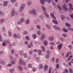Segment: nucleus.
<instances>
[{"mask_svg":"<svg viewBox=\"0 0 73 73\" xmlns=\"http://www.w3.org/2000/svg\"><path fill=\"white\" fill-rule=\"evenodd\" d=\"M47 1L48 2V3H50L51 2V0H40V3L42 4H44L45 2Z\"/></svg>","mask_w":73,"mask_h":73,"instance_id":"nucleus-1","label":"nucleus"},{"mask_svg":"<svg viewBox=\"0 0 73 73\" xmlns=\"http://www.w3.org/2000/svg\"><path fill=\"white\" fill-rule=\"evenodd\" d=\"M19 64L20 65H21L23 64V65L25 66V62L24 61H22V59L21 58L20 59L19 62Z\"/></svg>","mask_w":73,"mask_h":73,"instance_id":"nucleus-2","label":"nucleus"},{"mask_svg":"<svg viewBox=\"0 0 73 73\" xmlns=\"http://www.w3.org/2000/svg\"><path fill=\"white\" fill-rule=\"evenodd\" d=\"M42 8L44 12V14L46 16V17H49V16L48 15V14H47V13H46L45 12V11H46V9H45V7H44L43 6H42Z\"/></svg>","mask_w":73,"mask_h":73,"instance_id":"nucleus-3","label":"nucleus"},{"mask_svg":"<svg viewBox=\"0 0 73 73\" xmlns=\"http://www.w3.org/2000/svg\"><path fill=\"white\" fill-rule=\"evenodd\" d=\"M62 8L64 11H67L68 9L66 8V5H64L62 6Z\"/></svg>","mask_w":73,"mask_h":73,"instance_id":"nucleus-4","label":"nucleus"},{"mask_svg":"<svg viewBox=\"0 0 73 73\" xmlns=\"http://www.w3.org/2000/svg\"><path fill=\"white\" fill-rule=\"evenodd\" d=\"M47 54L46 56V57L47 58H49V54L51 53V52L49 50L47 51Z\"/></svg>","mask_w":73,"mask_h":73,"instance_id":"nucleus-5","label":"nucleus"},{"mask_svg":"<svg viewBox=\"0 0 73 73\" xmlns=\"http://www.w3.org/2000/svg\"><path fill=\"white\" fill-rule=\"evenodd\" d=\"M29 13L30 14L33 13V14H34L35 15H36V11L34 9L32 11H29Z\"/></svg>","mask_w":73,"mask_h":73,"instance_id":"nucleus-6","label":"nucleus"},{"mask_svg":"<svg viewBox=\"0 0 73 73\" xmlns=\"http://www.w3.org/2000/svg\"><path fill=\"white\" fill-rule=\"evenodd\" d=\"M25 5L24 4H22L21 5V7L20 8V11H22L23 10V9H24V8L25 7Z\"/></svg>","mask_w":73,"mask_h":73,"instance_id":"nucleus-7","label":"nucleus"},{"mask_svg":"<svg viewBox=\"0 0 73 73\" xmlns=\"http://www.w3.org/2000/svg\"><path fill=\"white\" fill-rule=\"evenodd\" d=\"M25 20H24V19L23 18H22L21 19V22H18V24H21V23H22L23 22H24Z\"/></svg>","mask_w":73,"mask_h":73,"instance_id":"nucleus-8","label":"nucleus"},{"mask_svg":"<svg viewBox=\"0 0 73 73\" xmlns=\"http://www.w3.org/2000/svg\"><path fill=\"white\" fill-rule=\"evenodd\" d=\"M14 36L15 37V38H20V37L19 35H16V34H15L14 35Z\"/></svg>","mask_w":73,"mask_h":73,"instance_id":"nucleus-9","label":"nucleus"},{"mask_svg":"<svg viewBox=\"0 0 73 73\" xmlns=\"http://www.w3.org/2000/svg\"><path fill=\"white\" fill-rule=\"evenodd\" d=\"M15 11H14V9H12V11L11 13V15L12 16H13L14 15H15Z\"/></svg>","mask_w":73,"mask_h":73,"instance_id":"nucleus-10","label":"nucleus"},{"mask_svg":"<svg viewBox=\"0 0 73 73\" xmlns=\"http://www.w3.org/2000/svg\"><path fill=\"white\" fill-rule=\"evenodd\" d=\"M53 28L55 29H56V30H58V31H60V28L58 27L55 26H53Z\"/></svg>","mask_w":73,"mask_h":73,"instance_id":"nucleus-11","label":"nucleus"},{"mask_svg":"<svg viewBox=\"0 0 73 73\" xmlns=\"http://www.w3.org/2000/svg\"><path fill=\"white\" fill-rule=\"evenodd\" d=\"M48 39L50 41H53V37L52 36H50L49 38Z\"/></svg>","mask_w":73,"mask_h":73,"instance_id":"nucleus-12","label":"nucleus"},{"mask_svg":"<svg viewBox=\"0 0 73 73\" xmlns=\"http://www.w3.org/2000/svg\"><path fill=\"white\" fill-rule=\"evenodd\" d=\"M61 48H62V44H60L58 46V49L60 50L61 49Z\"/></svg>","mask_w":73,"mask_h":73,"instance_id":"nucleus-13","label":"nucleus"},{"mask_svg":"<svg viewBox=\"0 0 73 73\" xmlns=\"http://www.w3.org/2000/svg\"><path fill=\"white\" fill-rule=\"evenodd\" d=\"M15 69L13 68H12L10 70V72L11 73H12L14 72V71H15Z\"/></svg>","mask_w":73,"mask_h":73,"instance_id":"nucleus-14","label":"nucleus"},{"mask_svg":"<svg viewBox=\"0 0 73 73\" xmlns=\"http://www.w3.org/2000/svg\"><path fill=\"white\" fill-rule=\"evenodd\" d=\"M45 37V34H43L42 35V37H41V40H42Z\"/></svg>","mask_w":73,"mask_h":73,"instance_id":"nucleus-15","label":"nucleus"},{"mask_svg":"<svg viewBox=\"0 0 73 73\" xmlns=\"http://www.w3.org/2000/svg\"><path fill=\"white\" fill-rule=\"evenodd\" d=\"M52 22L56 24H58V22H57V21L55 20H53Z\"/></svg>","mask_w":73,"mask_h":73,"instance_id":"nucleus-16","label":"nucleus"},{"mask_svg":"<svg viewBox=\"0 0 73 73\" xmlns=\"http://www.w3.org/2000/svg\"><path fill=\"white\" fill-rule=\"evenodd\" d=\"M69 6H70V9H72V10H73V7H73V6L70 3L69 4Z\"/></svg>","mask_w":73,"mask_h":73,"instance_id":"nucleus-17","label":"nucleus"},{"mask_svg":"<svg viewBox=\"0 0 73 73\" xmlns=\"http://www.w3.org/2000/svg\"><path fill=\"white\" fill-rule=\"evenodd\" d=\"M0 62L1 63V64H2V65H5V62L3 61V60H0Z\"/></svg>","mask_w":73,"mask_h":73,"instance_id":"nucleus-18","label":"nucleus"},{"mask_svg":"<svg viewBox=\"0 0 73 73\" xmlns=\"http://www.w3.org/2000/svg\"><path fill=\"white\" fill-rule=\"evenodd\" d=\"M8 2L7 1H5L3 3L4 6H6L7 5Z\"/></svg>","mask_w":73,"mask_h":73,"instance_id":"nucleus-19","label":"nucleus"},{"mask_svg":"<svg viewBox=\"0 0 73 73\" xmlns=\"http://www.w3.org/2000/svg\"><path fill=\"white\" fill-rule=\"evenodd\" d=\"M51 16L53 19H56V17H54V15L52 13H51Z\"/></svg>","mask_w":73,"mask_h":73,"instance_id":"nucleus-20","label":"nucleus"},{"mask_svg":"<svg viewBox=\"0 0 73 73\" xmlns=\"http://www.w3.org/2000/svg\"><path fill=\"white\" fill-rule=\"evenodd\" d=\"M44 45H47L48 44V42L46 41H44Z\"/></svg>","mask_w":73,"mask_h":73,"instance_id":"nucleus-21","label":"nucleus"},{"mask_svg":"<svg viewBox=\"0 0 73 73\" xmlns=\"http://www.w3.org/2000/svg\"><path fill=\"white\" fill-rule=\"evenodd\" d=\"M44 70L45 71L48 68V66L47 65H46L44 67Z\"/></svg>","mask_w":73,"mask_h":73,"instance_id":"nucleus-22","label":"nucleus"},{"mask_svg":"<svg viewBox=\"0 0 73 73\" xmlns=\"http://www.w3.org/2000/svg\"><path fill=\"white\" fill-rule=\"evenodd\" d=\"M42 68H43L42 65V64L40 65L39 69H42Z\"/></svg>","mask_w":73,"mask_h":73,"instance_id":"nucleus-23","label":"nucleus"},{"mask_svg":"<svg viewBox=\"0 0 73 73\" xmlns=\"http://www.w3.org/2000/svg\"><path fill=\"white\" fill-rule=\"evenodd\" d=\"M41 48L42 49V50H43V51H45V48H44V46H41Z\"/></svg>","mask_w":73,"mask_h":73,"instance_id":"nucleus-24","label":"nucleus"},{"mask_svg":"<svg viewBox=\"0 0 73 73\" xmlns=\"http://www.w3.org/2000/svg\"><path fill=\"white\" fill-rule=\"evenodd\" d=\"M33 38H34V39H35L36 37H37V36H36V35L34 34L33 35Z\"/></svg>","mask_w":73,"mask_h":73,"instance_id":"nucleus-25","label":"nucleus"},{"mask_svg":"<svg viewBox=\"0 0 73 73\" xmlns=\"http://www.w3.org/2000/svg\"><path fill=\"white\" fill-rule=\"evenodd\" d=\"M29 23V21L28 20H27L26 21V24H28Z\"/></svg>","mask_w":73,"mask_h":73,"instance_id":"nucleus-26","label":"nucleus"},{"mask_svg":"<svg viewBox=\"0 0 73 73\" xmlns=\"http://www.w3.org/2000/svg\"><path fill=\"white\" fill-rule=\"evenodd\" d=\"M62 30L64 32H68V30L65 29H62Z\"/></svg>","mask_w":73,"mask_h":73,"instance_id":"nucleus-27","label":"nucleus"},{"mask_svg":"<svg viewBox=\"0 0 73 73\" xmlns=\"http://www.w3.org/2000/svg\"><path fill=\"white\" fill-rule=\"evenodd\" d=\"M5 21V20L4 19H2L1 21V22H0V24H2V23H3V22H4Z\"/></svg>","mask_w":73,"mask_h":73,"instance_id":"nucleus-28","label":"nucleus"},{"mask_svg":"<svg viewBox=\"0 0 73 73\" xmlns=\"http://www.w3.org/2000/svg\"><path fill=\"white\" fill-rule=\"evenodd\" d=\"M18 69L20 70H22L23 68L20 66H18Z\"/></svg>","mask_w":73,"mask_h":73,"instance_id":"nucleus-29","label":"nucleus"},{"mask_svg":"<svg viewBox=\"0 0 73 73\" xmlns=\"http://www.w3.org/2000/svg\"><path fill=\"white\" fill-rule=\"evenodd\" d=\"M66 26H67V27H70V25L68 23H66Z\"/></svg>","mask_w":73,"mask_h":73,"instance_id":"nucleus-30","label":"nucleus"},{"mask_svg":"<svg viewBox=\"0 0 73 73\" xmlns=\"http://www.w3.org/2000/svg\"><path fill=\"white\" fill-rule=\"evenodd\" d=\"M2 45L3 46H5L6 45V42H3L2 44Z\"/></svg>","mask_w":73,"mask_h":73,"instance_id":"nucleus-31","label":"nucleus"},{"mask_svg":"<svg viewBox=\"0 0 73 73\" xmlns=\"http://www.w3.org/2000/svg\"><path fill=\"white\" fill-rule=\"evenodd\" d=\"M39 55H41V50H39L38 51Z\"/></svg>","mask_w":73,"mask_h":73,"instance_id":"nucleus-32","label":"nucleus"},{"mask_svg":"<svg viewBox=\"0 0 73 73\" xmlns=\"http://www.w3.org/2000/svg\"><path fill=\"white\" fill-rule=\"evenodd\" d=\"M69 72L70 73H73V71L72 70L71 68H70Z\"/></svg>","mask_w":73,"mask_h":73,"instance_id":"nucleus-33","label":"nucleus"},{"mask_svg":"<svg viewBox=\"0 0 73 73\" xmlns=\"http://www.w3.org/2000/svg\"><path fill=\"white\" fill-rule=\"evenodd\" d=\"M24 57L25 58H27V55L26 54H24Z\"/></svg>","mask_w":73,"mask_h":73,"instance_id":"nucleus-34","label":"nucleus"},{"mask_svg":"<svg viewBox=\"0 0 73 73\" xmlns=\"http://www.w3.org/2000/svg\"><path fill=\"white\" fill-rule=\"evenodd\" d=\"M52 70V67H50L48 71V73H51V70Z\"/></svg>","mask_w":73,"mask_h":73,"instance_id":"nucleus-35","label":"nucleus"},{"mask_svg":"<svg viewBox=\"0 0 73 73\" xmlns=\"http://www.w3.org/2000/svg\"><path fill=\"white\" fill-rule=\"evenodd\" d=\"M16 44L15 43H13L11 44H10V45L11 46H15Z\"/></svg>","mask_w":73,"mask_h":73,"instance_id":"nucleus-36","label":"nucleus"},{"mask_svg":"<svg viewBox=\"0 0 73 73\" xmlns=\"http://www.w3.org/2000/svg\"><path fill=\"white\" fill-rule=\"evenodd\" d=\"M37 33L38 35H41V33L40 31H37Z\"/></svg>","mask_w":73,"mask_h":73,"instance_id":"nucleus-37","label":"nucleus"},{"mask_svg":"<svg viewBox=\"0 0 73 73\" xmlns=\"http://www.w3.org/2000/svg\"><path fill=\"white\" fill-rule=\"evenodd\" d=\"M61 18L62 20H64V18H65V17H64V16L62 15Z\"/></svg>","mask_w":73,"mask_h":73,"instance_id":"nucleus-38","label":"nucleus"},{"mask_svg":"<svg viewBox=\"0 0 73 73\" xmlns=\"http://www.w3.org/2000/svg\"><path fill=\"white\" fill-rule=\"evenodd\" d=\"M20 54H21V55H22V54H23V51L22 50L20 52Z\"/></svg>","mask_w":73,"mask_h":73,"instance_id":"nucleus-39","label":"nucleus"},{"mask_svg":"<svg viewBox=\"0 0 73 73\" xmlns=\"http://www.w3.org/2000/svg\"><path fill=\"white\" fill-rule=\"evenodd\" d=\"M62 36H64V37H66V36H67V35H66L65 34H63Z\"/></svg>","mask_w":73,"mask_h":73,"instance_id":"nucleus-40","label":"nucleus"},{"mask_svg":"<svg viewBox=\"0 0 73 73\" xmlns=\"http://www.w3.org/2000/svg\"><path fill=\"white\" fill-rule=\"evenodd\" d=\"M36 27L38 29H40V26L38 25H37Z\"/></svg>","mask_w":73,"mask_h":73,"instance_id":"nucleus-41","label":"nucleus"},{"mask_svg":"<svg viewBox=\"0 0 73 73\" xmlns=\"http://www.w3.org/2000/svg\"><path fill=\"white\" fill-rule=\"evenodd\" d=\"M36 70V68H33V72H35Z\"/></svg>","mask_w":73,"mask_h":73,"instance_id":"nucleus-42","label":"nucleus"},{"mask_svg":"<svg viewBox=\"0 0 73 73\" xmlns=\"http://www.w3.org/2000/svg\"><path fill=\"white\" fill-rule=\"evenodd\" d=\"M28 66L29 68H31L32 67V65L31 64H29L28 65Z\"/></svg>","mask_w":73,"mask_h":73,"instance_id":"nucleus-43","label":"nucleus"},{"mask_svg":"<svg viewBox=\"0 0 73 73\" xmlns=\"http://www.w3.org/2000/svg\"><path fill=\"white\" fill-rule=\"evenodd\" d=\"M68 30H70V31H73V29H72L71 28H68Z\"/></svg>","mask_w":73,"mask_h":73,"instance_id":"nucleus-44","label":"nucleus"},{"mask_svg":"<svg viewBox=\"0 0 73 73\" xmlns=\"http://www.w3.org/2000/svg\"><path fill=\"white\" fill-rule=\"evenodd\" d=\"M58 9H59V10H60V11H61V7H60V6H59V5H58Z\"/></svg>","mask_w":73,"mask_h":73,"instance_id":"nucleus-45","label":"nucleus"},{"mask_svg":"<svg viewBox=\"0 0 73 73\" xmlns=\"http://www.w3.org/2000/svg\"><path fill=\"white\" fill-rule=\"evenodd\" d=\"M72 55H71L70 56V57H69L68 59V61H69V60H70V58H72Z\"/></svg>","mask_w":73,"mask_h":73,"instance_id":"nucleus-46","label":"nucleus"},{"mask_svg":"<svg viewBox=\"0 0 73 73\" xmlns=\"http://www.w3.org/2000/svg\"><path fill=\"white\" fill-rule=\"evenodd\" d=\"M8 33L9 36H12V34H11V32H9Z\"/></svg>","mask_w":73,"mask_h":73,"instance_id":"nucleus-47","label":"nucleus"},{"mask_svg":"<svg viewBox=\"0 0 73 73\" xmlns=\"http://www.w3.org/2000/svg\"><path fill=\"white\" fill-rule=\"evenodd\" d=\"M27 4L28 5H29L31 4V3L30 2H29L27 3Z\"/></svg>","mask_w":73,"mask_h":73,"instance_id":"nucleus-48","label":"nucleus"},{"mask_svg":"<svg viewBox=\"0 0 73 73\" xmlns=\"http://www.w3.org/2000/svg\"><path fill=\"white\" fill-rule=\"evenodd\" d=\"M56 67L57 69H58V68H59V65L58 64H57L56 65Z\"/></svg>","mask_w":73,"mask_h":73,"instance_id":"nucleus-49","label":"nucleus"},{"mask_svg":"<svg viewBox=\"0 0 73 73\" xmlns=\"http://www.w3.org/2000/svg\"><path fill=\"white\" fill-rule=\"evenodd\" d=\"M26 38L27 40H29V37L28 36H27L26 37Z\"/></svg>","mask_w":73,"mask_h":73,"instance_id":"nucleus-50","label":"nucleus"},{"mask_svg":"<svg viewBox=\"0 0 73 73\" xmlns=\"http://www.w3.org/2000/svg\"><path fill=\"white\" fill-rule=\"evenodd\" d=\"M28 33V32L27 31H25L24 32H23V34H24V35H27Z\"/></svg>","mask_w":73,"mask_h":73,"instance_id":"nucleus-51","label":"nucleus"},{"mask_svg":"<svg viewBox=\"0 0 73 73\" xmlns=\"http://www.w3.org/2000/svg\"><path fill=\"white\" fill-rule=\"evenodd\" d=\"M11 1L12 3H14V2H15V1H16V0H11Z\"/></svg>","mask_w":73,"mask_h":73,"instance_id":"nucleus-52","label":"nucleus"},{"mask_svg":"<svg viewBox=\"0 0 73 73\" xmlns=\"http://www.w3.org/2000/svg\"><path fill=\"white\" fill-rule=\"evenodd\" d=\"M68 48H70V49H71L72 48V45H69L68 46Z\"/></svg>","mask_w":73,"mask_h":73,"instance_id":"nucleus-53","label":"nucleus"},{"mask_svg":"<svg viewBox=\"0 0 73 73\" xmlns=\"http://www.w3.org/2000/svg\"><path fill=\"white\" fill-rule=\"evenodd\" d=\"M70 16L71 17V18L73 19V14L70 15Z\"/></svg>","mask_w":73,"mask_h":73,"instance_id":"nucleus-54","label":"nucleus"},{"mask_svg":"<svg viewBox=\"0 0 73 73\" xmlns=\"http://www.w3.org/2000/svg\"><path fill=\"white\" fill-rule=\"evenodd\" d=\"M12 64H14L15 63V62H14L13 61H12L11 62Z\"/></svg>","mask_w":73,"mask_h":73,"instance_id":"nucleus-55","label":"nucleus"},{"mask_svg":"<svg viewBox=\"0 0 73 73\" xmlns=\"http://www.w3.org/2000/svg\"><path fill=\"white\" fill-rule=\"evenodd\" d=\"M69 53H68L66 54V57H69Z\"/></svg>","mask_w":73,"mask_h":73,"instance_id":"nucleus-56","label":"nucleus"},{"mask_svg":"<svg viewBox=\"0 0 73 73\" xmlns=\"http://www.w3.org/2000/svg\"><path fill=\"white\" fill-rule=\"evenodd\" d=\"M7 66H11L12 65L11 64H9L7 65Z\"/></svg>","mask_w":73,"mask_h":73,"instance_id":"nucleus-57","label":"nucleus"},{"mask_svg":"<svg viewBox=\"0 0 73 73\" xmlns=\"http://www.w3.org/2000/svg\"><path fill=\"white\" fill-rule=\"evenodd\" d=\"M34 52H37V49H35L34 50Z\"/></svg>","mask_w":73,"mask_h":73,"instance_id":"nucleus-58","label":"nucleus"},{"mask_svg":"<svg viewBox=\"0 0 73 73\" xmlns=\"http://www.w3.org/2000/svg\"><path fill=\"white\" fill-rule=\"evenodd\" d=\"M25 44H26V45H27L28 44V42L26 41H25Z\"/></svg>","mask_w":73,"mask_h":73,"instance_id":"nucleus-59","label":"nucleus"},{"mask_svg":"<svg viewBox=\"0 0 73 73\" xmlns=\"http://www.w3.org/2000/svg\"><path fill=\"white\" fill-rule=\"evenodd\" d=\"M3 53V51H0V55L2 54Z\"/></svg>","mask_w":73,"mask_h":73,"instance_id":"nucleus-60","label":"nucleus"},{"mask_svg":"<svg viewBox=\"0 0 73 73\" xmlns=\"http://www.w3.org/2000/svg\"><path fill=\"white\" fill-rule=\"evenodd\" d=\"M2 41V39H1V35H0V41Z\"/></svg>","mask_w":73,"mask_h":73,"instance_id":"nucleus-61","label":"nucleus"},{"mask_svg":"<svg viewBox=\"0 0 73 73\" xmlns=\"http://www.w3.org/2000/svg\"><path fill=\"white\" fill-rule=\"evenodd\" d=\"M28 48H31V45H30V44H29L28 45Z\"/></svg>","mask_w":73,"mask_h":73,"instance_id":"nucleus-62","label":"nucleus"},{"mask_svg":"<svg viewBox=\"0 0 73 73\" xmlns=\"http://www.w3.org/2000/svg\"><path fill=\"white\" fill-rule=\"evenodd\" d=\"M50 44L51 45H54V43L51 42L50 43Z\"/></svg>","mask_w":73,"mask_h":73,"instance_id":"nucleus-63","label":"nucleus"},{"mask_svg":"<svg viewBox=\"0 0 73 73\" xmlns=\"http://www.w3.org/2000/svg\"><path fill=\"white\" fill-rule=\"evenodd\" d=\"M65 72L67 73H68V71L67 70H65Z\"/></svg>","mask_w":73,"mask_h":73,"instance_id":"nucleus-64","label":"nucleus"}]
</instances>
